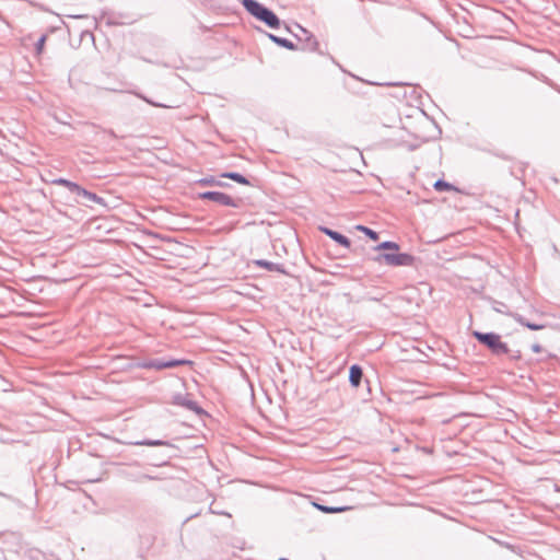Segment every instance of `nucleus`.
Wrapping results in <instances>:
<instances>
[{"instance_id": "f257e3e1", "label": "nucleus", "mask_w": 560, "mask_h": 560, "mask_svg": "<svg viewBox=\"0 0 560 560\" xmlns=\"http://www.w3.org/2000/svg\"><path fill=\"white\" fill-rule=\"evenodd\" d=\"M243 7L257 20L264 22L271 28L280 25L279 18L268 8L264 7L256 0H242Z\"/></svg>"}, {"instance_id": "f03ea898", "label": "nucleus", "mask_w": 560, "mask_h": 560, "mask_svg": "<svg viewBox=\"0 0 560 560\" xmlns=\"http://www.w3.org/2000/svg\"><path fill=\"white\" fill-rule=\"evenodd\" d=\"M472 336L494 354H505L509 351L506 343L502 342L500 336L494 332L474 331Z\"/></svg>"}, {"instance_id": "7ed1b4c3", "label": "nucleus", "mask_w": 560, "mask_h": 560, "mask_svg": "<svg viewBox=\"0 0 560 560\" xmlns=\"http://www.w3.org/2000/svg\"><path fill=\"white\" fill-rule=\"evenodd\" d=\"M374 260L378 264H385L388 266H411L413 257L405 253H383L374 257Z\"/></svg>"}, {"instance_id": "20e7f679", "label": "nucleus", "mask_w": 560, "mask_h": 560, "mask_svg": "<svg viewBox=\"0 0 560 560\" xmlns=\"http://www.w3.org/2000/svg\"><path fill=\"white\" fill-rule=\"evenodd\" d=\"M201 199H208L226 207H237L236 201L229 195L220 191H206L199 195Z\"/></svg>"}, {"instance_id": "39448f33", "label": "nucleus", "mask_w": 560, "mask_h": 560, "mask_svg": "<svg viewBox=\"0 0 560 560\" xmlns=\"http://www.w3.org/2000/svg\"><path fill=\"white\" fill-rule=\"evenodd\" d=\"M301 34H295L300 40H305V49L316 51L318 49V42L315 37L305 28L298 26Z\"/></svg>"}, {"instance_id": "423d86ee", "label": "nucleus", "mask_w": 560, "mask_h": 560, "mask_svg": "<svg viewBox=\"0 0 560 560\" xmlns=\"http://www.w3.org/2000/svg\"><path fill=\"white\" fill-rule=\"evenodd\" d=\"M320 231L325 233L327 236H329L331 240L336 241L341 246L349 248L350 247V241L345 235L330 230L328 228H320Z\"/></svg>"}, {"instance_id": "0eeeda50", "label": "nucleus", "mask_w": 560, "mask_h": 560, "mask_svg": "<svg viewBox=\"0 0 560 560\" xmlns=\"http://www.w3.org/2000/svg\"><path fill=\"white\" fill-rule=\"evenodd\" d=\"M363 372L362 369L354 364L350 368L349 382L353 387H358L362 381Z\"/></svg>"}, {"instance_id": "6e6552de", "label": "nucleus", "mask_w": 560, "mask_h": 560, "mask_svg": "<svg viewBox=\"0 0 560 560\" xmlns=\"http://www.w3.org/2000/svg\"><path fill=\"white\" fill-rule=\"evenodd\" d=\"M74 194H77L79 197L85 199L86 201H90V202H95V203H101L102 202V198L98 197L97 195H95L94 192H91L84 188H82L81 186H78V189L74 191Z\"/></svg>"}, {"instance_id": "1a4fd4ad", "label": "nucleus", "mask_w": 560, "mask_h": 560, "mask_svg": "<svg viewBox=\"0 0 560 560\" xmlns=\"http://www.w3.org/2000/svg\"><path fill=\"white\" fill-rule=\"evenodd\" d=\"M511 316L514 318V320L532 330H541L545 328V325L530 323L517 313L511 314Z\"/></svg>"}, {"instance_id": "9d476101", "label": "nucleus", "mask_w": 560, "mask_h": 560, "mask_svg": "<svg viewBox=\"0 0 560 560\" xmlns=\"http://www.w3.org/2000/svg\"><path fill=\"white\" fill-rule=\"evenodd\" d=\"M269 38L273 43L278 44L281 47H284V48L290 49V50L295 49L294 44L292 42H290L289 39H287V38L278 37V36L272 35V34H269Z\"/></svg>"}, {"instance_id": "9b49d317", "label": "nucleus", "mask_w": 560, "mask_h": 560, "mask_svg": "<svg viewBox=\"0 0 560 560\" xmlns=\"http://www.w3.org/2000/svg\"><path fill=\"white\" fill-rule=\"evenodd\" d=\"M54 185H59L68 188L71 192H74L78 189V184L70 182L66 178H56L51 182Z\"/></svg>"}, {"instance_id": "f8f14e48", "label": "nucleus", "mask_w": 560, "mask_h": 560, "mask_svg": "<svg viewBox=\"0 0 560 560\" xmlns=\"http://www.w3.org/2000/svg\"><path fill=\"white\" fill-rule=\"evenodd\" d=\"M54 185H59L68 188L71 192H74L78 189V184L70 182L66 178H56L51 182Z\"/></svg>"}, {"instance_id": "ddd939ff", "label": "nucleus", "mask_w": 560, "mask_h": 560, "mask_svg": "<svg viewBox=\"0 0 560 560\" xmlns=\"http://www.w3.org/2000/svg\"><path fill=\"white\" fill-rule=\"evenodd\" d=\"M256 265L259 266V267H264V268H266V269H268L270 271L283 272V270H282L280 265L271 262V261H268V260H264V259L256 260Z\"/></svg>"}, {"instance_id": "4468645a", "label": "nucleus", "mask_w": 560, "mask_h": 560, "mask_svg": "<svg viewBox=\"0 0 560 560\" xmlns=\"http://www.w3.org/2000/svg\"><path fill=\"white\" fill-rule=\"evenodd\" d=\"M221 176L224 178H230L232 180H235L236 183L242 184V185L249 184L248 180L243 175H241L238 173L228 172V173H223Z\"/></svg>"}, {"instance_id": "2eb2a0df", "label": "nucleus", "mask_w": 560, "mask_h": 560, "mask_svg": "<svg viewBox=\"0 0 560 560\" xmlns=\"http://www.w3.org/2000/svg\"><path fill=\"white\" fill-rule=\"evenodd\" d=\"M398 249H399V245L395 242H389V241L383 242L375 247V250L397 252Z\"/></svg>"}, {"instance_id": "dca6fc26", "label": "nucleus", "mask_w": 560, "mask_h": 560, "mask_svg": "<svg viewBox=\"0 0 560 560\" xmlns=\"http://www.w3.org/2000/svg\"><path fill=\"white\" fill-rule=\"evenodd\" d=\"M135 445H145V446H160V445H170L167 442L161 440H143L133 443Z\"/></svg>"}, {"instance_id": "f3484780", "label": "nucleus", "mask_w": 560, "mask_h": 560, "mask_svg": "<svg viewBox=\"0 0 560 560\" xmlns=\"http://www.w3.org/2000/svg\"><path fill=\"white\" fill-rule=\"evenodd\" d=\"M357 230L363 232L365 235H368L373 241H376L378 238V234L375 231H373L366 226L357 225Z\"/></svg>"}, {"instance_id": "a211bd4d", "label": "nucleus", "mask_w": 560, "mask_h": 560, "mask_svg": "<svg viewBox=\"0 0 560 560\" xmlns=\"http://www.w3.org/2000/svg\"><path fill=\"white\" fill-rule=\"evenodd\" d=\"M434 188L436 190H439V191L453 190L454 189L453 185H451V184H448V183H446L444 180H441V179H439V180H436L434 183Z\"/></svg>"}, {"instance_id": "6ab92c4d", "label": "nucleus", "mask_w": 560, "mask_h": 560, "mask_svg": "<svg viewBox=\"0 0 560 560\" xmlns=\"http://www.w3.org/2000/svg\"><path fill=\"white\" fill-rule=\"evenodd\" d=\"M315 506L325 513H338L347 510V508H330L320 504H315Z\"/></svg>"}, {"instance_id": "aec40b11", "label": "nucleus", "mask_w": 560, "mask_h": 560, "mask_svg": "<svg viewBox=\"0 0 560 560\" xmlns=\"http://www.w3.org/2000/svg\"><path fill=\"white\" fill-rule=\"evenodd\" d=\"M183 363L182 361H167V362H159L155 364L158 369H167V368H174L176 365H179Z\"/></svg>"}, {"instance_id": "412c9836", "label": "nucleus", "mask_w": 560, "mask_h": 560, "mask_svg": "<svg viewBox=\"0 0 560 560\" xmlns=\"http://www.w3.org/2000/svg\"><path fill=\"white\" fill-rule=\"evenodd\" d=\"M201 185L206 186H223L221 182L215 180L213 177H207L200 180Z\"/></svg>"}, {"instance_id": "4be33fe9", "label": "nucleus", "mask_w": 560, "mask_h": 560, "mask_svg": "<svg viewBox=\"0 0 560 560\" xmlns=\"http://www.w3.org/2000/svg\"><path fill=\"white\" fill-rule=\"evenodd\" d=\"M46 35H43L39 37V39L36 43V52L39 55L44 50L45 42H46Z\"/></svg>"}, {"instance_id": "5701e85b", "label": "nucleus", "mask_w": 560, "mask_h": 560, "mask_svg": "<svg viewBox=\"0 0 560 560\" xmlns=\"http://www.w3.org/2000/svg\"><path fill=\"white\" fill-rule=\"evenodd\" d=\"M532 350H533V352H535V353H540V352L542 351V348H541V346H540V345L535 343V345H533V346H532Z\"/></svg>"}, {"instance_id": "b1692460", "label": "nucleus", "mask_w": 560, "mask_h": 560, "mask_svg": "<svg viewBox=\"0 0 560 560\" xmlns=\"http://www.w3.org/2000/svg\"><path fill=\"white\" fill-rule=\"evenodd\" d=\"M151 479H153V478L151 476H149V475H141L138 478L139 481H141V480H151Z\"/></svg>"}, {"instance_id": "393cba45", "label": "nucleus", "mask_w": 560, "mask_h": 560, "mask_svg": "<svg viewBox=\"0 0 560 560\" xmlns=\"http://www.w3.org/2000/svg\"><path fill=\"white\" fill-rule=\"evenodd\" d=\"M194 405H195V404H194V402H191V401H189L188 404H186V406H187L188 408H192V407H194Z\"/></svg>"}, {"instance_id": "a878e982", "label": "nucleus", "mask_w": 560, "mask_h": 560, "mask_svg": "<svg viewBox=\"0 0 560 560\" xmlns=\"http://www.w3.org/2000/svg\"><path fill=\"white\" fill-rule=\"evenodd\" d=\"M279 560H287V559H279Z\"/></svg>"}]
</instances>
